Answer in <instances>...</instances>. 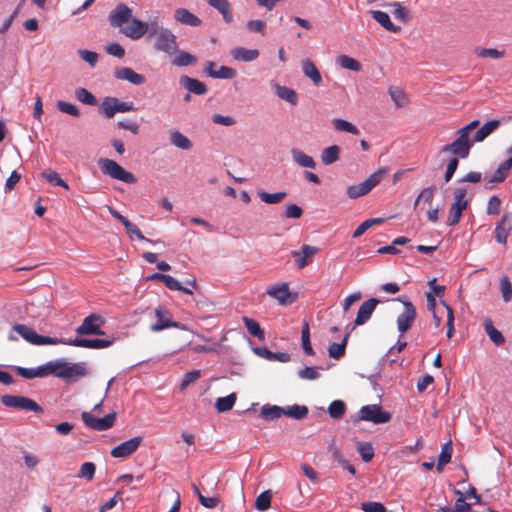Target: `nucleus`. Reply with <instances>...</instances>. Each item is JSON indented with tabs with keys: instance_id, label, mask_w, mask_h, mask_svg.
I'll return each mask as SVG.
<instances>
[{
	"instance_id": "obj_55",
	"label": "nucleus",
	"mask_w": 512,
	"mask_h": 512,
	"mask_svg": "<svg viewBox=\"0 0 512 512\" xmlns=\"http://www.w3.org/2000/svg\"><path fill=\"white\" fill-rule=\"evenodd\" d=\"M95 471L96 466L93 462H85L81 465L77 477L90 481L94 478Z\"/></svg>"
},
{
	"instance_id": "obj_33",
	"label": "nucleus",
	"mask_w": 512,
	"mask_h": 512,
	"mask_svg": "<svg viewBox=\"0 0 512 512\" xmlns=\"http://www.w3.org/2000/svg\"><path fill=\"white\" fill-rule=\"evenodd\" d=\"M175 19L185 25L197 27L201 20L186 9L180 8L175 11Z\"/></svg>"
},
{
	"instance_id": "obj_51",
	"label": "nucleus",
	"mask_w": 512,
	"mask_h": 512,
	"mask_svg": "<svg viewBox=\"0 0 512 512\" xmlns=\"http://www.w3.org/2000/svg\"><path fill=\"white\" fill-rule=\"evenodd\" d=\"M347 338H348V334L345 335V337L341 343H332L329 345L328 353L331 358L339 359L344 355Z\"/></svg>"
},
{
	"instance_id": "obj_34",
	"label": "nucleus",
	"mask_w": 512,
	"mask_h": 512,
	"mask_svg": "<svg viewBox=\"0 0 512 512\" xmlns=\"http://www.w3.org/2000/svg\"><path fill=\"white\" fill-rule=\"evenodd\" d=\"M260 416L266 421H274L283 416V407L265 404L261 407Z\"/></svg>"
},
{
	"instance_id": "obj_57",
	"label": "nucleus",
	"mask_w": 512,
	"mask_h": 512,
	"mask_svg": "<svg viewBox=\"0 0 512 512\" xmlns=\"http://www.w3.org/2000/svg\"><path fill=\"white\" fill-rule=\"evenodd\" d=\"M319 367L306 366L298 371V377L303 380H316L320 377Z\"/></svg>"
},
{
	"instance_id": "obj_41",
	"label": "nucleus",
	"mask_w": 512,
	"mask_h": 512,
	"mask_svg": "<svg viewBox=\"0 0 512 512\" xmlns=\"http://www.w3.org/2000/svg\"><path fill=\"white\" fill-rule=\"evenodd\" d=\"M196 62L197 58L186 51H180L177 56L172 59V64L177 67L194 65Z\"/></svg>"
},
{
	"instance_id": "obj_40",
	"label": "nucleus",
	"mask_w": 512,
	"mask_h": 512,
	"mask_svg": "<svg viewBox=\"0 0 512 512\" xmlns=\"http://www.w3.org/2000/svg\"><path fill=\"white\" fill-rule=\"evenodd\" d=\"M258 197L266 204H278L282 202L286 196L287 193L284 191L276 192V193H268L266 191H258L257 192Z\"/></svg>"
},
{
	"instance_id": "obj_48",
	"label": "nucleus",
	"mask_w": 512,
	"mask_h": 512,
	"mask_svg": "<svg viewBox=\"0 0 512 512\" xmlns=\"http://www.w3.org/2000/svg\"><path fill=\"white\" fill-rule=\"evenodd\" d=\"M333 126L337 131L351 133L353 135H359V129L349 121L344 119L336 118L333 120Z\"/></svg>"
},
{
	"instance_id": "obj_15",
	"label": "nucleus",
	"mask_w": 512,
	"mask_h": 512,
	"mask_svg": "<svg viewBox=\"0 0 512 512\" xmlns=\"http://www.w3.org/2000/svg\"><path fill=\"white\" fill-rule=\"evenodd\" d=\"M143 438L136 436L117 445L111 450V456L115 458H127L132 455L142 443Z\"/></svg>"
},
{
	"instance_id": "obj_60",
	"label": "nucleus",
	"mask_w": 512,
	"mask_h": 512,
	"mask_svg": "<svg viewBox=\"0 0 512 512\" xmlns=\"http://www.w3.org/2000/svg\"><path fill=\"white\" fill-rule=\"evenodd\" d=\"M57 108L62 113H66L68 115H71L73 117H78L80 115L79 109L76 105L65 102V101H58L57 102Z\"/></svg>"
},
{
	"instance_id": "obj_14",
	"label": "nucleus",
	"mask_w": 512,
	"mask_h": 512,
	"mask_svg": "<svg viewBox=\"0 0 512 512\" xmlns=\"http://www.w3.org/2000/svg\"><path fill=\"white\" fill-rule=\"evenodd\" d=\"M103 324L104 320L101 316L91 314L83 320L76 329V333L79 335H104V331L101 330Z\"/></svg>"
},
{
	"instance_id": "obj_58",
	"label": "nucleus",
	"mask_w": 512,
	"mask_h": 512,
	"mask_svg": "<svg viewBox=\"0 0 512 512\" xmlns=\"http://www.w3.org/2000/svg\"><path fill=\"white\" fill-rule=\"evenodd\" d=\"M69 340H63L58 338H52L49 336H42L37 334L36 340L34 341V345L41 346V345H58V344H64L69 345Z\"/></svg>"
},
{
	"instance_id": "obj_26",
	"label": "nucleus",
	"mask_w": 512,
	"mask_h": 512,
	"mask_svg": "<svg viewBox=\"0 0 512 512\" xmlns=\"http://www.w3.org/2000/svg\"><path fill=\"white\" fill-rule=\"evenodd\" d=\"M272 88L280 99L287 101L291 105H296L298 103V95L292 88L282 86L278 83H272Z\"/></svg>"
},
{
	"instance_id": "obj_64",
	"label": "nucleus",
	"mask_w": 512,
	"mask_h": 512,
	"mask_svg": "<svg viewBox=\"0 0 512 512\" xmlns=\"http://www.w3.org/2000/svg\"><path fill=\"white\" fill-rule=\"evenodd\" d=\"M361 508L364 512H386L385 506L380 502H365Z\"/></svg>"
},
{
	"instance_id": "obj_17",
	"label": "nucleus",
	"mask_w": 512,
	"mask_h": 512,
	"mask_svg": "<svg viewBox=\"0 0 512 512\" xmlns=\"http://www.w3.org/2000/svg\"><path fill=\"white\" fill-rule=\"evenodd\" d=\"M512 167V157H509L504 162H502L498 168L494 171L491 177L486 178V189H492L496 184L504 182V180L509 175V172Z\"/></svg>"
},
{
	"instance_id": "obj_30",
	"label": "nucleus",
	"mask_w": 512,
	"mask_h": 512,
	"mask_svg": "<svg viewBox=\"0 0 512 512\" xmlns=\"http://www.w3.org/2000/svg\"><path fill=\"white\" fill-rule=\"evenodd\" d=\"M302 71L306 77L311 79L314 85H319L321 83V74L316 65L310 59L303 60Z\"/></svg>"
},
{
	"instance_id": "obj_24",
	"label": "nucleus",
	"mask_w": 512,
	"mask_h": 512,
	"mask_svg": "<svg viewBox=\"0 0 512 512\" xmlns=\"http://www.w3.org/2000/svg\"><path fill=\"white\" fill-rule=\"evenodd\" d=\"M179 83L181 86L186 88L189 93L204 95L207 92V87L203 82L187 75L181 76Z\"/></svg>"
},
{
	"instance_id": "obj_12",
	"label": "nucleus",
	"mask_w": 512,
	"mask_h": 512,
	"mask_svg": "<svg viewBox=\"0 0 512 512\" xmlns=\"http://www.w3.org/2000/svg\"><path fill=\"white\" fill-rule=\"evenodd\" d=\"M81 418L88 428L96 431H106L114 425L116 414L109 413L102 418H96L90 412H82Z\"/></svg>"
},
{
	"instance_id": "obj_16",
	"label": "nucleus",
	"mask_w": 512,
	"mask_h": 512,
	"mask_svg": "<svg viewBox=\"0 0 512 512\" xmlns=\"http://www.w3.org/2000/svg\"><path fill=\"white\" fill-rule=\"evenodd\" d=\"M512 231V212H506L502 215L500 221L495 227V239L498 243L507 244V238Z\"/></svg>"
},
{
	"instance_id": "obj_56",
	"label": "nucleus",
	"mask_w": 512,
	"mask_h": 512,
	"mask_svg": "<svg viewBox=\"0 0 512 512\" xmlns=\"http://www.w3.org/2000/svg\"><path fill=\"white\" fill-rule=\"evenodd\" d=\"M272 494L271 492L264 491L256 499L255 507L259 511H266L271 504Z\"/></svg>"
},
{
	"instance_id": "obj_9",
	"label": "nucleus",
	"mask_w": 512,
	"mask_h": 512,
	"mask_svg": "<svg viewBox=\"0 0 512 512\" xmlns=\"http://www.w3.org/2000/svg\"><path fill=\"white\" fill-rule=\"evenodd\" d=\"M100 111L106 118H112L116 113L136 111L133 102L120 101L115 97H106L100 105Z\"/></svg>"
},
{
	"instance_id": "obj_19",
	"label": "nucleus",
	"mask_w": 512,
	"mask_h": 512,
	"mask_svg": "<svg viewBox=\"0 0 512 512\" xmlns=\"http://www.w3.org/2000/svg\"><path fill=\"white\" fill-rule=\"evenodd\" d=\"M379 302L380 300L376 298H370L369 300L364 301L358 309L355 325L360 326L365 324L371 318L372 313Z\"/></svg>"
},
{
	"instance_id": "obj_43",
	"label": "nucleus",
	"mask_w": 512,
	"mask_h": 512,
	"mask_svg": "<svg viewBox=\"0 0 512 512\" xmlns=\"http://www.w3.org/2000/svg\"><path fill=\"white\" fill-rule=\"evenodd\" d=\"M236 402V395L231 393L225 397H220L215 402V408L218 412H226L233 408Z\"/></svg>"
},
{
	"instance_id": "obj_11",
	"label": "nucleus",
	"mask_w": 512,
	"mask_h": 512,
	"mask_svg": "<svg viewBox=\"0 0 512 512\" xmlns=\"http://www.w3.org/2000/svg\"><path fill=\"white\" fill-rule=\"evenodd\" d=\"M474 143L475 142H472L469 136L458 130V137L452 143L443 146L441 152L452 153L465 159L468 157L469 151Z\"/></svg>"
},
{
	"instance_id": "obj_47",
	"label": "nucleus",
	"mask_w": 512,
	"mask_h": 512,
	"mask_svg": "<svg viewBox=\"0 0 512 512\" xmlns=\"http://www.w3.org/2000/svg\"><path fill=\"white\" fill-rule=\"evenodd\" d=\"M337 63L344 69L359 72L361 70V64L356 59L347 56L341 55L337 58Z\"/></svg>"
},
{
	"instance_id": "obj_3",
	"label": "nucleus",
	"mask_w": 512,
	"mask_h": 512,
	"mask_svg": "<svg viewBox=\"0 0 512 512\" xmlns=\"http://www.w3.org/2000/svg\"><path fill=\"white\" fill-rule=\"evenodd\" d=\"M98 166L103 174L110 176L113 179L122 181L127 184H134L137 178L131 172L125 170L116 161L108 158H100Z\"/></svg>"
},
{
	"instance_id": "obj_50",
	"label": "nucleus",
	"mask_w": 512,
	"mask_h": 512,
	"mask_svg": "<svg viewBox=\"0 0 512 512\" xmlns=\"http://www.w3.org/2000/svg\"><path fill=\"white\" fill-rule=\"evenodd\" d=\"M124 227L126 229L127 234L129 235V237L131 239L135 236L138 240L145 241V242L150 243V244H156V243L160 242V241H153L151 239L146 238L142 234L140 229L135 224H133L132 222H128Z\"/></svg>"
},
{
	"instance_id": "obj_62",
	"label": "nucleus",
	"mask_w": 512,
	"mask_h": 512,
	"mask_svg": "<svg viewBox=\"0 0 512 512\" xmlns=\"http://www.w3.org/2000/svg\"><path fill=\"white\" fill-rule=\"evenodd\" d=\"M392 15L394 19L402 23H407L410 20L409 11L405 7L398 4L395 5L392 11Z\"/></svg>"
},
{
	"instance_id": "obj_45",
	"label": "nucleus",
	"mask_w": 512,
	"mask_h": 512,
	"mask_svg": "<svg viewBox=\"0 0 512 512\" xmlns=\"http://www.w3.org/2000/svg\"><path fill=\"white\" fill-rule=\"evenodd\" d=\"M328 413L333 419H341L346 413V404L343 400H334L328 406Z\"/></svg>"
},
{
	"instance_id": "obj_39",
	"label": "nucleus",
	"mask_w": 512,
	"mask_h": 512,
	"mask_svg": "<svg viewBox=\"0 0 512 512\" xmlns=\"http://www.w3.org/2000/svg\"><path fill=\"white\" fill-rule=\"evenodd\" d=\"M388 93L395 103L396 107L401 108L407 105L408 97L406 93L398 86H390L388 89Z\"/></svg>"
},
{
	"instance_id": "obj_61",
	"label": "nucleus",
	"mask_w": 512,
	"mask_h": 512,
	"mask_svg": "<svg viewBox=\"0 0 512 512\" xmlns=\"http://www.w3.org/2000/svg\"><path fill=\"white\" fill-rule=\"evenodd\" d=\"M501 207V199L493 195L489 198L487 207H486V213L487 215H497L500 212Z\"/></svg>"
},
{
	"instance_id": "obj_25",
	"label": "nucleus",
	"mask_w": 512,
	"mask_h": 512,
	"mask_svg": "<svg viewBox=\"0 0 512 512\" xmlns=\"http://www.w3.org/2000/svg\"><path fill=\"white\" fill-rule=\"evenodd\" d=\"M500 126V121L493 119L483 124L474 134L472 142L478 143L484 141L489 135L495 132Z\"/></svg>"
},
{
	"instance_id": "obj_1",
	"label": "nucleus",
	"mask_w": 512,
	"mask_h": 512,
	"mask_svg": "<svg viewBox=\"0 0 512 512\" xmlns=\"http://www.w3.org/2000/svg\"><path fill=\"white\" fill-rule=\"evenodd\" d=\"M122 34L132 40L146 36L156 51L168 55L178 52L177 37L163 25V18L158 11L149 15L146 21L133 19L130 25L122 29Z\"/></svg>"
},
{
	"instance_id": "obj_31",
	"label": "nucleus",
	"mask_w": 512,
	"mask_h": 512,
	"mask_svg": "<svg viewBox=\"0 0 512 512\" xmlns=\"http://www.w3.org/2000/svg\"><path fill=\"white\" fill-rule=\"evenodd\" d=\"M267 294L277 299L279 303L286 304L290 295L288 284L274 285L267 290Z\"/></svg>"
},
{
	"instance_id": "obj_32",
	"label": "nucleus",
	"mask_w": 512,
	"mask_h": 512,
	"mask_svg": "<svg viewBox=\"0 0 512 512\" xmlns=\"http://www.w3.org/2000/svg\"><path fill=\"white\" fill-rule=\"evenodd\" d=\"M483 326H484V330L487 333V335L489 336L490 340L496 346H501V345H503L505 343V337L503 336V334L499 330H497L493 326V323H492L491 319H489V318L485 319L484 323H483Z\"/></svg>"
},
{
	"instance_id": "obj_37",
	"label": "nucleus",
	"mask_w": 512,
	"mask_h": 512,
	"mask_svg": "<svg viewBox=\"0 0 512 512\" xmlns=\"http://www.w3.org/2000/svg\"><path fill=\"white\" fill-rule=\"evenodd\" d=\"M301 346L304 353L308 356H314L315 352L310 342V328L307 321L303 322L301 330Z\"/></svg>"
},
{
	"instance_id": "obj_52",
	"label": "nucleus",
	"mask_w": 512,
	"mask_h": 512,
	"mask_svg": "<svg viewBox=\"0 0 512 512\" xmlns=\"http://www.w3.org/2000/svg\"><path fill=\"white\" fill-rule=\"evenodd\" d=\"M223 16L225 22L230 23L233 20L230 2H209Z\"/></svg>"
},
{
	"instance_id": "obj_49",
	"label": "nucleus",
	"mask_w": 512,
	"mask_h": 512,
	"mask_svg": "<svg viewBox=\"0 0 512 512\" xmlns=\"http://www.w3.org/2000/svg\"><path fill=\"white\" fill-rule=\"evenodd\" d=\"M76 99L86 105L94 106L97 104L96 97L86 88H77L75 90Z\"/></svg>"
},
{
	"instance_id": "obj_53",
	"label": "nucleus",
	"mask_w": 512,
	"mask_h": 512,
	"mask_svg": "<svg viewBox=\"0 0 512 512\" xmlns=\"http://www.w3.org/2000/svg\"><path fill=\"white\" fill-rule=\"evenodd\" d=\"M474 52L478 57L492 59H499L505 55L504 50L500 51L495 48H476Z\"/></svg>"
},
{
	"instance_id": "obj_2",
	"label": "nucleus",
	"mask_w": 512,
	"mask_h": 512,
	"mask_svg": "<svg viewBox=\"0 0 512 512\" xmlns=\"http://www.w3.org/2000/svg\"><path fill=\"white\" fill-rule=\"evenodd\" d=\"M16 373L25 379L43 378L53 375L65 380H77L87 374L83 363H69L65 360L49 361L36 368H25L21 366L12 367Z\"/></svg>"
},
{
	"instance_id": "obj_36",
	"label": "nucleus",
	"mask_w": 512,
	"mask_h": 512,
	"mask_svg": "<svg viewBox=\"0 0 512 512\" xmlns=\"http://www.w3.org/2000/svg\"><path fill=\"white\" fill-rule=\"evenodd\" d=\"M170 142L172 145L182 150H190L192 148L190 139L178 130L170 133Z\"/></svg>"
},
{
	"instance_id": "obj_63",
	"label": "nucleus",
	"mask_w": 512,
	"mask_h": 512,
	"mask_svg": "<svg viewBox=\"0 0 512 512\" xmlns=\"http://www.w3.org/2000/svg\"><path fill=\"white\" fill-rule=\"evenodd\" d=\"M303 214V210L297 204H289L287 205L284 217L289 219H299Z\"/></svg>"
},
{
	"instance_id": "obj_29",
	"label": "nucleus",
	"mask_w": 512,
	"mask_h": 512,
	"mask_svg": "<svg viewBox=\"0 0 512 512\" xmlns=\"http://www.w3.org/2000/svg\"><path fill=\"white\" fill-rule=\"evenodd\" d=\"M373 19L389 32L397 33L400 27L393 24L388 13L383 11H371Z\"/></svg>"
},
{
	"instance_id": "obj_54",
	"label": "nucleus",
	"mask_w": 512,
	"mask_h": 512,
	"mask_svg": "<svg viewBox=\"0 0 512 512\" xmlns=\"http://www.w3.org/2000/svg\"><path fill=\"white\" fill-rule=\"evenodd\" d=\"M357 450L364 462H370L372 460L374 456V450L371 443L359 442L357 444Z\"/></svg>"
},
{
	"instance_id": "obj_5",
	"label": "nucleus",
	"mask_w": 512,
	"mask_h": 512,
	"mask_svg": "<svg viewBox=\"0 0 512 512\" xmlns=\"http://www.w3.org/2000/svg\"><path fill=\"white\" fill-rule=\"evenodd\" d=\"M396 300L403 304V311L396 319L397 329L400 335H403L412 327L417 317V311L407 296L401 295Z\"/></svg>"
},
{
	"instance_id": "obj_10",
	"label": "nucleus",
	"mask_w": 512,
	"mask_h": 512,
	"mask_svg": "<svg viewBox=\"0 0 512 512\" xmlns=\"http://www.w3.org/2000/svg\"><path fill=\"white\" fill-rule=\"evenodd\" d=\"M391 414L384 411L380 405L372 404L361 407L358 412V420L369 421L374 424H384L389 422Z\"/></svg>"
},
{
	"instance_id": "obj_18",
	"label": "nucleus",
	"mask_w": 512,
	"mask_h": 512,
	"mask_svg": "<svg viewBox=\"0 0 512 512\" xmlns=\"http://www.w3.org/2000/svg\"><path fill=\"white\" fill-rule=\"evenodd\" d=\"M205 73L214 79H232L236 76V70L228 66H220L216 69V64L213 61L206 63Z\"/></svg>"
},
{
	"instance_id": "obj_7",
	"label": "nucleus",
	"mask_w": 512,
	"mask_h": 512,
	"mask_svg": "<svg viewBox=\"0 0 512 512\" xmlns=\"http://www.w3.org/2000/svg\"><path fill=\"white\" fill-rule=\"evenodd\" d=\"M155 317L157 318L156 323L150 326L152 332H160L168 328H177L180 330H188L185 324L172 320V313L163 306H158L154 310Z\"/></svg>"
},
{
	"instance_id": "obj_13",
	"label": "nucleus",
	"mask_w": 512,
	"mask_h": 512,
	"mask_svg": "<svg viewBox=\"0 0 512 512\" xmlns=\"http://www.w3.org/2000/svg\"><path fill=\"white\" fill-rule=\"evenodd\" d=\"M132 9H130L125 4H119L114 10H112L109 14V23L114 28H120V32L122 33V29L125 28V24L130 25L132 20Z\"/></svg>"
},
{
	"instance_id": "obj_38",
	"label": "nucleus",
	"mask_w": 512,
	"mask_h": 512,
	"mask_svg": "<svg viewBox=\"0 0 512 512\" xmlns=\"http://www.w3.org/2000/svg\"><path fill=\"white\" fill-rule=\"evenodd\" d=\"M340 147L332 145L323 149L321 153V161L324 165H331L339 160Z\"/></svg>"
},
{
	"instance_id": "obj_44",
	"label": "nucleus",
	"mask_w": 512,
	"mask_h": 512,
	"mask_svg": "<svg viewBox=\"0 0 512 512\" xmlns=\"http://www.w3.org/2000/svg\"><path fill=\"white\" fill-rule=\"evenodd\" d=\"M42 177L54 186H61L64 189H69L68 184L59 176L57 172L52 169H46L41 173Z\"/></svg>"
},
{
	"instance_id": "obj_4",
	"label": "nucleus",
	"mask_w": 512,
	"mask_h": 512,
	"mask_svg": "<svg viewBox=\"0 0 512 512\" xmlns=\"http://www.w3.org/2000/svg\"><path fill=\"white\" fill-rule=\"evenodd\" d=\"M388 174V169L381 168L372 173L363 182L347 187L346 194L351 199H356L360 196L369 193L377 184H379L384 177Z\"/></svg>"
},
{
	"instance_id": "obj_46",
	"label": "nucleus",
	"mask_w": 512,
	"mask_h": 512,
	"mask_svg": "<svg viewBox=\"0 0 512 512\" xmlns=\"http://www.w3.org/2000/svg\"><path fill=\"white\" fill-rule=\"evenodd\" d=\"M452 457V445L451 443H446L442 446L441 452L439 454L438 463L436 469L438 472H441L446 464L451 461Z\"/></svg>"
},
{
	"instance_id": "obj_6",
	"label": "nucleus",
	"mask_w": 512,
	"mask_h": 512,
	"mask_svg": "<svg viewBox=\"0 0 512 512\" xmlns=\"http://www.w3.org/2000/svg\"><path fill=\"white\" fill-rule=\"evenodd\" d=\"M467 188L460 186L453 191V203L450 207V215L448 217V225L455 226L459 223L463 211L467 208L469 200L466 199Z\"/></svg>"
},
{
	"instance_id": "obj_35",
	"label": "nucleus",
	"mask_w": 512,
	"mask_h": 512,
	"mask_svg": "<svg viewBox=\"0 0 512 512\" xmlns=\"http://www.w3.org/2000/svg\"><path fill=\"white\" fill-rule=\"evenodd\" d=\"M308 408L305 405L294 404L283 407V416L290 417L295 420H302L308 415Z\"/></svg>"
},
{
	"instance_id": "obj_8",
	"label": "nucleus",
	"mask_w": 512,
	"mask_h": 512,
	"mask_svg": "<svg viewBox=\"0 0 512 512\" xmlns=\"http://www.w3.org/2000/svg\"><path fill=\"white\" fill-rule=\"evenodd\" d=\"M1 403L8 408H15L23 411L42 413L43 408L33 399L25 396L3 395Z\"/></svg>"
},
{
	"instance_id": "obj_21",
	"label": "nucleus",
	"mask_w": 512,
	"mask_h": 512,
	"mask_svg": "<svg viewBox=\"0 0 512 512\" xmlns=\"http://www.w3.org/2000/svg\"><path fill=\"white\" fill-rule=\"evenodd\" d=\"M114 76L118 80L128 81L133 85H142L146 78L144 75L135 72L132 68L121 67L115 70Z\"/></svg>"
},
{
	"instance_id": "obj_20",
	"label": "nucleus",
	"mask_w": 512,
	"mask_h": 512,
	"mask_svg": "<svg viewBox=\"0 0 512 512\" xmlns=\"http://www.w3.org/2000/svg\"><path fill=\"white\" fill-rule=\"evenodd\" d=\"M114 342V339H84V338H75L69 340V345L90 349H102L111 346Z\"/></svg>"
},
{
	"instance_id": "obj_42",
	"label": "nucleus",
	"mask_w": 512,
	"mask_h": 512,
	"mask_svg": "<svg viewBox=\"0 0 512 512\" xmlns=\"http://www.w3.org/2000/svg\"><path fill=\"white\" fill-rule=\"evenodd\" d=\"M244 325L247 331L254 337H257L259 340H263L265 337L264 331L261 329L259 323L252 318L243 317Z\"/></svg>"
},
{
	"instance_id": "obj_59",
	"label": "nucleus",
	"mask_w": 512,
	"mask_h": 512,
	"mask_svg": "<svg viewBox=\"0 0 512 512\" xmlns=\"http://www.w3.org/2000/svg\"><path fill=\"white\" fill-rule=\"evenodd\" d=\"M500 291L504 302H509L512 299V284L508 277L500 279Z\"/></svg>"
},
{
	"instance_id": "obj_28",
	"label": "nucleus",
	"mask_w": 512,
	"mask_h": 512,
	"mask_svg": "<svg viewBox=\"0 0 512 512\" xmlns=\"http://www.w3.org/2000/svg\"><path fill=\"white\" fill-rule=\"evenodd\" d=\"M292 160L300 167L303 168H309V169H315L316 168V162L315 160L305 154L302 150L293 148L290 151Z\"/></svg>"
},
{
	"instance_id": "obj_22",
	"label": "nucleus",
	"mask_w": 512,
	"mask_h": 512,
	"mask_svg": "<svg viewBox=\"0 0 512 512\" xmlns=\"http://www.w3.org/2000/svg\"><path fill=\"white\" fill-rule=\"evenodd\" d=\"M13 331L20 335L25 341L34 345L37 333L31 327L24 324H15L12 327V331L8 334V340L16 342L18 341V337L13 334Z\"/></svg>"
},
{
	"instance_id": "obj_23",
	"label": "nucleus",
	"mask_w": 512,
	"mask_h": 512,
	"mask_svg": "<svg viewBox=\"0 0 512 512\" xmlns=\"http://www.w3.org/2000/svg\"><path fill=\"white\" fill-rule=\"evenodd\" d=\"M318 252V248L310 245H303L300 251L294 250L291 256L294 258L298 268L303 269L308 265V258L314 256Z\"/></svg>"
},
{
	"instance_id": "obj_27",
	"label": "nucleus",
	"mask_w": 512,
	"mask_h": 512,
	"mask_svg": "<svg viewBox=\"0 0 512 512\" xmlns=\"http://www.w3.org/2000/svg\"><path fill=\"white\" fill-rule=\"evenodd\" d=\"M232 57L241 62H252L259 57L258 49H248L245 47H236L231 51Z\"/></svg>"
}]
</instances>
